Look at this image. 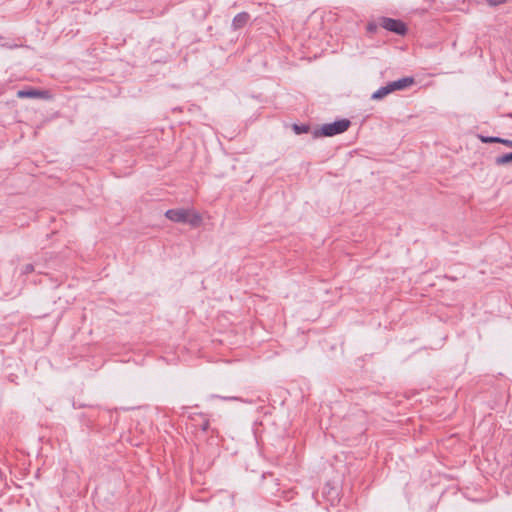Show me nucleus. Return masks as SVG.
<instances>
[{
  "label": "nucleus",
  "instance_id": "obj_13",
  "mask_svg": "<svg viewBox=\"0 0 512 512\" xmlns=\"http://www.w3.org/2000/svg\"><path fill=\"white\" fill-rule=\"evenodd\" d=\"M486 4H488L490 7H496L500 4H503L507 2V0H483Z\"/></svg>",
  "mask_w": 512,
  "mask_h": 512
},
{
  "label": "nucleus",
  "instance_id": "obj_2",
  "mask_svg": "<svg viewBox=\"0 0 512 512\" xmlns=\"http://www.w3.org/2000/svg\"><path fill=\"white\" fill-rule=\"evenodd\" d=\"M166 218L176 223H189L196 227L199 226L202 218L198 213L190 214L186 209H169L165 213Z\"/></svg>",
  "mask_w": 512,
  "mask_h": 512
},
{
  "label": "nucleus",
  "instance_id": "obj_1",
  "mask_svg": "<svg viewBox=\"0 0 512 512\" xmlns=\"http://www.w3.org/2000/svg\"><path fill=\"white\" fill-rule=\"evenodd\" d=\"M350 125L351 121L349 119H340L332 123H326L313 131V137H332L345 132Z\"/></svg>",
  "mask_w": 512,
  "mask_h": 512
},
{
  "label": "nucleus",
  "instance_id": "obj_8",
  "mask_svg": "<svg viewBox=\"0 0 512 512\" xmlns=\"http://www.w3.org/2000/svg\"><path fill=\"white\" fill-rule=\"evenodd\" d=\"M388 94L386 92V89L385 87H380L378 90H376L372 96H371V99L372 100H381L383 99L384 97H386Z\"/></svg>",
  "mask_w": 512,
  "mask_h": 512
},
{
  "label": "nucleus",
  "instance_id": "obj_16",
  "mask_svg": "<svg viewBox=\"0 0 512 512\" xmlns=\"http://www.w3.org/2000/svg\"><path fill=\"white\" fill-rule=\"evenodd\" d=\"M384 87H385V89H386L387 94H390V93L394 92V89H393V86H392V83H391V82H389V83H388L387 85H385Z\"/></svg>",
  "mask_w": 512,
  "mask_h": 512
},
{
  "label": "nucleus",
  "instance_id": "obj_5",
  "mask_svg": "<svg viewBox=\"0 0 512 512\" xmlns=\"http://www.w3.org/2000/svg\"><path fill=\"white\" fill-rule=\"evenodd\" d=\"M391 83H392L394 91H398V90H404V89L408 88L409 86L413 85L415 83V79L413 77H403L396 81H392Z\"/></svg>",
  "mask_w": 512,
  "mask_h": 512
},
{
  "label": "nucleus",
  "instance_id": "obj_17",
  "mask_svg": "<svg viewBox=\"0 0 512 512\" xmlns=\"http://www.w3.org/2000/svg\"><path fill=\"white\" fill-rule=\"evenodd\" d=\"M211 397H213V398H221L223 400H237L236 397H221V396H217V395H212Z\"/></svg>",
  "mask_w": 512,
  "mask_h": 512
},
{
  "label": "nucleus",
  "instance_id": "obj_12",
  "mask_svg": "<svg viewBox=\"0 0 512 512\" xmlns=\"http://www.w3.org/2000/svg\"><path fill=\"white\" fill-rule=\"evenodd\" d=\"M34 271V265L33 264H26L21 269V274L27 275Z\"/></svg>",
  "mask_w": 512,
  "mask_h": 512
},
{
  "label": "nucleus",
  "instance_id": "obj_6",
  "mask_svg": "<svg viewBox=\"0 0 512 512\" xmlns=\"http://www.w3.org/2000/svg\"><path fill=\"white\" fill-rule=\"evenodd\" d=\"M44 93H45L44 91H40L37 89H27V90H19L17 92V96L19 98H39V97H42Z\"/></svg>",
  "mask_w": 512,
  "mask_h": 512
},
{
  "label": "nucleus",
  "instance_id": "obj_15",
  "mask_svg": "<svg viewBox=\"0 0 512 512\" xmlns=\"http://www.w3.org/2000/svg\"><path fill=\"white\" fill-rule=\"evenodd\" d=\"M500 143L507 147H512V140L501 138Z\"/></svg>",
  "mask_w": 512,
  "mask_h": 512
},
{
  "label": "nucleus",
  "instance_id": "obj_3",
  "mask_svg": "<svg viewBox=\"0 0 512 512\" xmlns=\"http://www.w3.org/2000/svg\"><path fill=\"white\" fill-rule=\"evenodd\" d=\"M379 25L385 30L400 36H404L408 31L406 24L400 19L380 17Z\"/></svg>",
  "mask_w": 512,
  "mask_h": 512
},
{
  "label": "nucleus",
  "instance_id": "obj_11",
  "mask_svg": "<svg viewBox=\"0 0 512 512\" xmlns=\"http://www.w3.org/2000/svg\"><path fill=\"white\" fill-rule=\"evenodd\" d=\"M379 26H380V25H379V22H378V23H375V22H369V23L367 24V31H368L369 33H376V32H377V30H378V27H379Z\"/></svg>",
  "mask_w": 512,
  "mask_h": 512
},
{
  "label": "nucleus",
  "instance_id": "obj_4",
  "mask_svg": "<svg viewBox=\"0 0 512 512\" xmlns=\"http://www.w3.org/2000/svg\"><path fill=\"white\" fill-rule=\"evenodd\" d=\"M250 15L247 12L238 13L232 21V27L234 30L243 28L249 21Z\"/></svg>",
  "mask_w": 512,
  "mask_h": 512
},
{
  "label": "nucleus",
  "instance_id": "obj_14",
  "mask_svg": "<svg viewBox=\"0 0 512 512\" xmlns=\"http://www.w3.org/2000/svg\"><path fill=\"white\" fill-rule=\"evenodd\" d=\"M201 429L203 431H207L208 428H209V420L208 419H203V422L202 424L200 425Z\"/></svg>",
  "mask_w": 512,
  "mask_h": 512
},
{
  "label": "nucleus",
  "instance_id": "obj_7",
  "mask_svg": "<svg viewBox=\"0 0 512 512\" xmlns=\"http://www.w3.org/2000/svg\"><path fill=\"white\" fill-rule=\"evenodd\" d=\"M512 163V152L500 155L495 158V164L497 166H503Z\"/></svg>",
  "mask_w": 512,
  "mask_h": 512
},
{
  "label": "nucleus",
  "instance_id": "obj_9",
  "mask_svg": "<svg viewBox=\"0 0 512 512\" xmlns=\"http://www.w3.org/2000/svg\"><path fill=\"white\" fill-rule=\"evenodd\" d=\"M292 129L295 132V134L300 135L303 133H307L309 131L310 127L305 124H301V125L294 124Z\"/></svg>",
  "mask_w": 512,
  "mask_h": 512
},
{
  "label": "nucleus",
  "instance_id": "obj_10",
  "mask_svg": "<svg viewBox=\"0 0 512 512\" xmlns=\"http://www.w3.org/2000/svg\"><path fill=\"white\" fill-rule=\"evenodd\" d=\"M482 143H500L501 138L496 136H478Z\"/></svg>",
  "mask_w": 512,
  "mask_h": 512
}]
</instances>
